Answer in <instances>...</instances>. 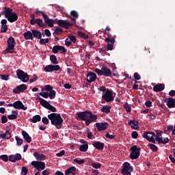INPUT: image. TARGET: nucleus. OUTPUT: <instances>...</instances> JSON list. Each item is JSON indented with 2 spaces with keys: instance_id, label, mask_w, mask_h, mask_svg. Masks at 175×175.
<instances>
[{
  "instance_id": "obj_1",
  "label": "nucleus",
  "mask_w": 175,
  "mask_h": 175,
  "mask_svg": "<svg viewBox=\"0 0 175 175\" xmlns=\"http://www.w3.org/2000/svg\"><path fill=\"white\" fill-rule=\"evenodd\" d=\"M77 116L80 120L85 121L86 126H89L92 122H97L98 116L94 115L92 111H85L77 112Z\"/></svg>"
},
{
  "instance_id": "obj_2",
  "label": "nucleus",
  "mask_w": 175,
  "mask_h": 175,
  "mask_svg": "<svg viewBox=\"0 0 175 175\" xmlns=\"http://www.w3.org/2000/svg\"><path fill=\"white\" fill-rule=\"evenodd\" d=\"M49 120L51 122V125L55 126L59 130L63 126L64 119L58 113H51L47 116Z\"/></svg>"
},
{
  "instance_id": "obj_3",
  "label": "nucleus",
  "mask_w": 175,
  "mask_h": 175,
  "mask_svg": "<svg viewBox=\"0 0 175 175\" xmlns=\"http://www.w3.org/2000/svg\"><path fill=\"white\" fill-rule=\"evenodd\" d=\"M1 14V15L5 16V18H7L10 23H14L18 19L17 14L13 12L12 8L9 7H3Z\"/></svg>"
},
{
  "instance_id": "obj_4",
  "label": "nucleus",
  "mask_w": 175,
  "mask_h": 175,
  "mask_svg": "<svg viewBox=\"0 0 175 175\" xmlns=\"http://www.w3.org/2000/svg\"><path fill=\"white\" fill-rule=\"evenodd\" d=\"M7 43H8V46L6 48V49L5 51H3V53L5 54L6 53H16V51H15V47H16V40L13 37H10L8 40H7Z\"/></svg>"
},
{
  "instance_id": "obj_5",
  "label": "nucleus",
  "mask_w": 175,
  "mask_h": 175,
  "mask_svg": "<svg viewBox=\"0 0 175 175\" xmlns=\"http://www.w3.org/2000/svg\"><path fill=\"white\" fill-rule=\"evenodd\" d=\"M94 72L98 76H104L105 77H111L112 76V72L107 66H103L101 69L95 68Z\"/></svg>"
},
{
  "instance_id": "obj_6",
  "label": "nucleus",
  "mask_w": 175,
  "mask_h": 175,
  "mask_svg": "<svg viewBox=\"0 0 175 175\" xmlns=\"http://www.w3.org/2000/svg\"><path fill=\"white\" fill-rule=\"evenodd\" d=\"M36 14H41V15L43 17V19L45 22V24H46L49 27H54V19L50 18L49 16L46 14L44 11H40L39 10H36L35 12Z\"/></svg>"
},
{
  "instance_id": "obj_7",
  "label": "nucleus",
  "mask_w": 175,
  "mask_h": 175,
  "mask_svg": "<svg viewBox=\"0 0 175 175\" xmlns=\"http://www.w3.org/2000/svg\"><path fill=\"white\" fill-rule=\"evenodd\" d=\"M16 76L18 80H21L23 83H27L30 79V76L23 70L18 69L16 71Z\"/></svg>"
},
{
  "instance_id": "obj_8",
  "label": "nucleus",
  "mask_w": 175,
  "mask_h": 175,
  "mask_svg": "<svg viewBox=\"0 0 175 175\" xmlns=\"http://www.w3.org/2000/svg\"><path fill=\"white\" fill-rule=\"evenodd\" d=\"M39 100L40 105L43 107L46 108L48 110L51 111L53 113H55V111H57L56 107L51 105L49 101L44 100V98H42V97H39Z\"/></svg>"
},
{
  "instance_id": "obj_9",
  "label": "nucleus",
  "mask_w": 175,
  "mask_h": 175,
  "mask_svg": "<svg viewBox=\"0 0 175 175\" xmlns=\"http://www.w3.org/2000/svg\"><path fill=\"white\" fill-rule=\"evenodd\" d=\"M134 170L132 165L129 162H124L123 167L121 170V174L122 175H131L132 172Z\"/></svg>"
},
{
  "instance_id": "obj_10",
  "label": "nucleus",
  "mask_w": 175,
  "mask_h": 175,
  "mask_svg": "<svg viewBox=\"0 0 175 175\" xmlns=\"http://www.w3.org/2000/svg\"><path fill=\"white\" fill-rule=\"evenodd\" d=\"M130 150L132 151L129 155L131 159H137L139 157L141 149L137 145L131 146Z\"/></svg>"
},
{
  "instance_id": "obj_11",
  "label": "nucleus",
  "mask_w": 175,
  "mask_h": 175,
  "mask_svg": "<svg viewBox=\"0 0 175 175\" xmlns=\"http://www.w3.org/2000/svg\"><path fill=\"white\" fill-rule=\"evenodd\" d=\"M114 97L113 96V90H107L105 93L102 96V100L103 102L110 103L113 100Z\"/></svg>"
},
{
  "instance_id": "obj_12",
  "label": "nucleus",
  "mask_w": 175,
  "mask_h": 175,
  "mask_svg": "<svg viewBox=\"0 0 175 175\" xmlns=\"http://www.w3.org/2000/svg\"><path fill=\"white\" fill-rule=\"evenodd\" d=\"M8 107H14L16 109H23V111H25L27 109V107H25L23 102L21 100H17L14 102L12 104H8Z\"/></svg>"
},
{
  "instance_id": "obj_13",
  "label": "nucleus",
  "mask_w": 175,
  "mask_h": 175,
  "mask_svg": "<svg viewBox=\"0 0 175 175\" xmlns=\"http://www.w3.org/2000/svg\"><path fill=\"white\" fill-rule=\"evenodd\" d=\"M41 97L44 98H49L51 99H54L56 96V92L54 90H51L49 92H40L39 93Z\"/></svg>"
},
{
  "instance_id": "obj_14",
  "label": "nucleus",
  "mask_w": 175,
  "mask_h": 175,
  "mask_svg": "<svg viewBox=\"0 0 175 175\" xmlns=\"http://www.w3.org/2000/svg\"><path fill=\"white\" fill-rule=\"evenodd\" d=\"M31 165L37 169L38 171L44 170L46 167L44 162L40 161H31Z\"/></svg>"
},
{
  "instance_id": "obj_15",
  "label": "nucleus",
  "mask_w": 175,
  "mask_h": 175,
  "mask_svg": "<svg viewBox=\"0 0 175 175\" xmlns=\"http://www.w3.org/2000/svg\"><path fill=\"white\" fill-rule=\"evenodd\" d=\"M154 137H155V133L154 132H144L143 134V137L146 139V140L153 144H156V140Z\"/></svg>"
},
{
  "instance_id": "obj_16",
  "label": "nucleus",
  "mask_w": 175,
  "mask_h": 175,
  "mask_svg": "<svg viewBox=\"0 0 175 175\" xmlns=\"http://www.w3.org/2000/svg\"><path fill=\"white\" fill-rule=\"evenodd\" d=\"M105 41L107 42V50H113V44L116 42V36L113 38H107L105 39Z\"/></svg>"
},
{
  "instance_id": "obj_17",
  "label": "nucleus",
  "mask_w": 175,
  "mask_h": 175,
  "mask_svg": "<svg viewBox=\"0 0 175 175\" xmlns=\"http://www.w3.org/2000/svg\"><path fill=\"white\" fill-rule=\"evenodd\" d=\"M97 130L98 131H103L107 129V128L109 127V124L108 122H96L95 124Z\"/></svg>"
},
{
  "instance_id": "obj_18",
  "label": "nucleus",
  "mask_w": 175,
  "mask_h": 175,
  "mask_svg": "<svg viewBox=\"0 0 175 175\" xmlns=\"http://www.w3.org/2000/svg\"><path fill=\"white\" fill-rule=\"evenodd\" d=\"M28 88V86L25 84H21L16 86V88L12 90V92L14 94H19L21 92H24L25 90Z\"/></svg>"
},
{
  "instance_id": "obj_19",
  "label": "nucleus",
  "mask_w": 175,
  "mask_h": 175,
  "mask_svg": "<svg viewBox=\"0 0 175 175\" xmlns=\"http://www.w3.org/2000/svg\"><path fill=\"white\" fill-rule=\"evenodd\" d=\"M96 78H97V75H96V73L90 72L88 73V75H87L86 81H87L88 83H91L95 81L96 80Z\"/></svg>"
},
{
  "instance_id": "obj_20",
  "label": "nucleus",
  "mask_w": 175,
  "mask_h": 175,
  "mask_svg": "<svg viewBox=\"0 0 175 175\" xmlns=\"http://www.w3.org/2000/svg\"><path fill=\"white\" fill-rule=\"evenodd\" d=\"M164 103H167L168 108H175V99L172 97H169L164 100Z\"/></svg>"
},
{
  "instance_id": "obj_21",
  "label": "nucleus",
  "mask_w": 175,
  "mask_h": 175,
  "mask_svg": "<svg viewBox=\"0 0 175 175\" xmlns=\"http://www.w3.org/2000/svg\"><path fill=\"white\" fill-rule=\"evenodd\" d=\"M57 24L59 27H64L66 29H68V28L72 26L71 23H67L66 21H62V19H59V21H57Z\"/></svg>"
},
{
  "instance_id": "obj_22",
  "label": "nucleus",
  "mask_w": 175,
  "mask_h": 175,
  "mask_svg": "<svg viewBox=\"0 0 175 175\" xmlns=\"http://www.w3.org/2000/svg\"><path fill=\"white\" fill-rule=\"evenodd\" d=\"M77 174V170L76 167L72 166L70 167L67 168L65 171V175H76Z\"/></svg>"
},
{
  "instance_id": "obj_23",
  "label": "nucleus",
  "mask_w": 175,
  "mask_h": 175,
  "mask_svg": "<svg viewBox=\"0 0 175 175\" xmlns=\"http://www.w3.org/2000/svg\"><path fill=\"white\" fill-rule=\"evenodd\" d=\"M92 145L95 148L99 150V151H103L105 146V144L100 142V141H94Z\"/></svg>"
},
{
  "instance_id": "obj_24",
  "label": "nucleus",
  "mask_w": 175,
  "mask_h": 175,
  "mask_svg": "<svg viewBox=\"0 0 175 175\" xmlns=\"http://www.w3.org/2000/svg\"><path fill=\"white\" fill-rule=\"evenodd\" d=\"M165 88V85L164 83L157 84L153 86V91L155 92H159L163 91Z\"/></svg>"
},
{
  "instance_id": "obj_25",
  "label": "nucleus",
  "mask_w": 175,
  "mask_h": 175,
  "mask_svg": "<svg viewBox=\"0 0 175 175\" xmlns=\"http://www.w3.org/2000/svg\"><path fill=\"white\" fill-rule=\"evenodd\" d=\"M129 125L131 126V129L134 130H138L139 128V122L136 120H129Z\"/></svg>"
},
{
  "instance_id": "obj_26",
  "label": "nucleus",
  "mask_w": 175,
  "mask_h": 175,
  "mask_svg": "<svg viewBox=\"0 0 175 175\" xmlns=\"http://www.w3.org/2000/svg\"><path fill=\"white\" fill-rule=\"evenodd\" d=\"M33 157L39 161L46 159L45 155L44 154H40L38 152H34Z\"/></svg>"
},
{
  "instance_id": "obj_27",
  "label": "nucleus",
  "mask_w": 175,
  "mask_h": 175,
  "mask_svg": "<svg viewBox=\"0 0 175 175\" xmlns=\"http://www.w3.org/2000/svg\"><path fill=\"white\" fill-rule=\"evenodd\" d=\"M23 37L25 40H33V39L32 32L29 31V30L23 33Z\"/></svg>"
},
{
  "instance_id": "obj_28",
  "label": "nucleus",
  "mask_w": 175,
  "mask_h": 175,
  "mask_svg": "<svg viewBox=\"0 0 175 175\" xmlns=\"http://www.w3.org/2000/svg\"><path fill=\"white\" fill-rule=\"evenodd\" d=\"M22 136L27 143H31V137L29 136V133H27L25 130H23L22 131Z\"/></svg>"
},
{
  "instance_id": "obj_29",
  "label": "nucleus",
  "mask_w": 175,
  "mask_h": 175,
  "mask_svg": "<svg viewBox=\"0 0 175 175\" xmlns=\"http://www.w3.org/2000/svg\"><path fill=\"white\" fill-rule=\"evenodd\" d=\"M31 32H32L33 38H36L37 39L42 38V33H40V31H39V30L32 29Z\"/></svg>"
},
{
  "instance_id": "obj_30",
  "label": "nucleus",
  "mask_w": 175,
  "mask_h": 175,
  "mask_svg": "<svg viewBox=\"0 0 175 175\" xmlns=\"http://www.w3.org/2000/svg\"><path fill=\"white\" fill-rule=\"evenodd\" d=\"M12 137V135L10 132V130H6L5 131V135H1L0 134V138H2L3 140H9V139H10Z\"/></svg>"
},
{
  "instance_id": "obj_31",
  "label": "nucleus",
  "mask_w": 175,
  "mask_h": 175,
  "mask_svg": "<svg viewBox=\"0 0 175 175\" xmlns=\"http://www.w3.org/2000/svg\"><path fill=\"white\" fill-rule=\"evenodd\" d=\"M36 24H37V25H38L41 28H45L46 27L45 23H44V21L41 18H36V21H35V25Z\"/></svg>"
},
{
  "instance_id": "obj_32",
  "label": "nucleus",
  "mask_w": 175,
  "mask_h": 175,
  "mask_svg": "<svg viewBox=\"0 0 175 175\" xmlns=\"http://www.w3.org/2000/svg\"><path fill=\"white\" fill-rule=\"evenodd\" d=\"M111 107L110 105H105L101 108V111H103V113H106V114H109L111 113Z\"/></svg>"
},
{
  "instance_id": "obj_33",
  "label": "nucleus",
  "mask_w": 175,
  "mask_h": 175,
  "mask_svg": "<svg viewBox=\"0 0 175 175\" xmlns=\"http://www.w3.org/2000/svg\"><path fill=\"white\" fill-rule=\"evenodd\" d=\"M41 120V116L40 115H36L32 117V118H30V122H33V124H36V122H40Z\"/></svg>"
},
{
  "instance_id": "obj_34",
  "label": "nucleus",
  "mask_w": 175,
  "mask_h": 175,
  "mask_svg": "<svg viewBox=\"0 0 175 175\" xmlns=\"http://www.w3.org/2000/svg\"><path fill=\"white\" fill-rule=\"evenodd\" d=\"M162 138V135L161 131H158V130L156 131V137L155 141L157 142L159 144H160L161 139Z\"/></svg>"
},
{
  "instance_id": "obj_35",
  "label": "nucleus",
  "mask_w": 175,
  "mask_h": 175,
  "mask_svg": "<svg viewBox=\"0 0 175 175\" xmlns=\"http://www.w3.org/2000/svg\"><path fill=\"white\" fill-rule=\"evenodd\" d=\"M63 32L64 30L62 28L56 27L55 29L54 30L53 35L60 36Z\"/></svg>"
},
{
  "instance_id": "obj_36",
  "label": "nucleus",
  "mask_w": 175,
  "mask_h": 175,
  "mask_svg": "<svg viewBox=\"0 0 175 175\" xmlns=\"http://www.w3.org/2000/svg\"><path fill=\"white\" fill-rule=\"evenodd\" d=\"M88 150V144H84L83 145H81L80 147H79V150L81 152H87Z\"/></svg>"
},
{
  "instance_id": "obj_37",
  "label": "nucleus",
  "mask_w": 175,
  "mask_h": 175,
  "mask_svg": "<svg viewBox=\"0 0 175 175\" xmlns=\"http://www.w3.org/2000/svg\"><path fill=\"white\" fill-rule=\"evenodd\" d=\"M50 60L53 64H59L57 57L54 55H51Z\"/></svg>"
},
{
  "instance_id": "obj_38",
  "label": "nucleus",
  "mask_w": 175,
  "mask_h": 175,
  "mask_svg": "<svg viewBox=\"0 0 175 175\" xmlns=\"http://www.w3.org/2000/svg\"><path fill=\"white\" fill-rule=\"evenodd\" d=\"M148 146L154 152H157L158 151V148L156 145L153 144H150L148 145Z\"/></svg>"
},
{
  "instance_id": "obj_39",
  "label": "nucleus",
  "mask_w": 175,
  "mask_h": 175,
  "mask_svg": "<svg viewBox=\"0 0 175 175\" xmlns=\"http://www.w3.org/2000/svg\"><path fill=\"white\" fill-rule=\"evenodd\" d=\"M91 165L92 166L93 168L94 169H99L101 167L102 164H100V163L98 162H93Z\"/></svg>"
},
{
  "instance_id": "obj_40",
  "label": "nucleus",
  "mask_w": 175,
  "mask_h": 175,
  "mask_svg": "<svg viewBox=\"0 0 175 175\" xmlns=\"http://www.w3.org/2000/svg\"><path fill=\"white\" fill-rule=\"evenodd\" d=\"M77 35H78V36H79L82 38H84V39H88L89 38L88 34H86L83 32H81V31L77 32Z\"/></svg>"
},
{
  "instance_id": "obj_41",
  "label": "nucleus",
  "mask_w": 175,
  "mask_h": 175,
  "mask_svg": "<svg viewBox=\"0 0 175 175\" xmlns=\"http://www.w3.org/2000/svg\"><path fill=\"white\" fill-rule=\"evenodd\" d=\"M124 108L126 110V113H130V111H131V107L129 105L128 103H124Z\"/></svg>"
},
{
  "instance_id": "obj_42",
  "label": "nucleus",
  "mask_w": 175,
  "mask_h": 175,
  "mask_svg": "<svg viewBox=\"0 0 175 175\" xmlns=\"http://www.w3.org/2000/svg\"><path fill=\"white\" fill-rule=\"evenodd\" d=\"M49 42H50L49 38H46V39L41 38L40 40L39 41V43L42 45H44L47 43H49Z\"/></svg>"
},
{
  "instance_id": "obj_43",
  "label": "nucleus",
  "mask_w": 175,
  "mask_h": 175,
  "mask_svg": "<svg viewBox=\"0 0 175 175\" xmlns=\"http://www.w3.org/2000/svg\"><path fill=\"white\" fill-rule=\"evenodd\" d=\"M0 159L6 163L9 161V157L7 154H2L0 156Z\"/></svg>"
},
{
  "instance_id": "obj_44",
  "label": "nucleus",
  "mask_w": 175,
  "mask_h": 175,
  "mask_svg": "<svg viewBox=\"0 0 175 175\" xmlns=\"http://www.w3.org/2000/svg\"><path fill=\"white\" fill-rule=\"evenodd\" d=\"M59 52L60 54H65L67 52V50L64 48V46L59 45Z\"/></svg>"
},
{
  "instance_id": "obj_45",
  "label": "nucleus",
  "mask_w": 175,
  "mask_h": 175,
  "mask_svg": "<svg viewBox=\"0 0 175 175\" xmlns=\"http://www.w3.org/2000/svg\"><path fill=\"white\" fill-rule=\"evenodd\" d=\"M15 139L16 140L18 146H22V144L23 143V139L16 136V137H15Z\"/></svg>"
},
{
  "instance_id": "obj_46",
  "label": "nucleus",
  "mask_w": 175,
  "mask_h": 175,
  "mask_svg": "<svg viewBox=\"0 0 175 175\" xmlns=\"http://www.w3.org/2000/svg\"><path fill=\"white\" fill-rule=\"evenodd\" d=\"M170 142V139L168 137L161 138L159 142V144H166Z\"/></svg>"
},
{
  "instance_id": "obj_47",
  "label": "nucleus",
  "mask_w": 175,
  "mask_h": 175,
  "mask_svg": "<svg viewBox=\"0 0 175 175\" xmlns=\"http://www.w3.org/2000/svg\"><path fill=\"white\" fill-rule=\"evenodd\" d=\"M59 45H55L53 46L52 49V53L54 54H57L59 53Z\"/></svg>"
},
{
  "instance_id": "obj_48",
  "label": "nucleus",
  "mask_w": 175,
  "mask_h": 175,
  "mask_svg": "<svg viewBox=\"0 0 175 175\" xmlns=\"http://www.w3.org/2000/svg\"><path fill=\"white\" fill-rule=\"evenodd\" d=\"M29 172V170L27 167H22L21 175H27Z\"/></svg>"
},
{
  "instance_id": "obj_49",
  "label": "nucleus",
  "mask_w": 175,
  "mask_h": 175,
  "mask_svg": "<svg viewBox=\"0 0 175 175\" xmlns=\"http://www.w3.org/2000/svg\"><path fill=\"white\" fill-rule=\"evenodd\" d=\"M44 70L46 72H52V65H48L44 68Z\"/></svg>"
},
{
  "instance_id": "obj_50",
  "label": "nucleus",
  "mask_w": 175,
  "mask_h": 175,
  "mask_svg": "<svg viewBox=\"0 0 175 175\" xmlns=\"http://www.w3.org/2000/svg\"><path fill=\"white\" fill-rule=\"evenodd\" d=\"M8 27L7 25H1V32L6 33L8 31Z\"/></svg>"
},
{
  "instance_id": "obj_51",
  "label": "nucleus",
  "mask_w": 175,
  "mask_h": 175,
  "mask_svg": "<svg viewBox=\"0 0 175 175\" xmlns=\"http://www.w3.org/2000/svg\"><path fill=\"white\" fill-rule=\"evenodd\" d=\"M62 68H60V66L59 65H52V72L53 71H59L61 70Z\"/></svg>"
},
{
  "instance_id": "obj_52",
  "label": "nucleus",
  "mask_w": 175,
  "mask_h": 175,
  "mask_svg": "<svg viewBox=\"0 0 175 175\" xmlns=\"http://www.w3.org/2000/svg\"><path fill=\"white\" fill-rule=\"evenodd\" d=\"M31 21H30V24L31 25H35V23H36V19H35V14H31Z\"/></svg>"
},
{
  "instance_id": "obj_53",
  "label": "nucleus",
  "mask_w": 175,
  "mask_h": 175,
  "mask_svg": "<svg viewBox=\"0 0 175 175\" xmlns=\"http://www.w3.org/2000/svg\"><path fill=\"white\" fill-rule=\"evenodd\" d=\"M68 38H70L71 42L75 43L77 42V38L74 35H68Z\"/></svg>"
},
{
  "instance_id": "obj_54",
  "label": "nucleus",
  "mask_w": 175,
  "mask_h": 175,
  "mask_svg": "<svg viewBox=\"0 0 175 175\" xmlns=\"http://www.w3.org/2000/svg\"><path fill=\"white\" fill-rule=\"evenodd\" d=\"M38 80V77L36 76V75H33V78L29 79V83H33Z\"/></svg>"
},
{
  "instance_id": "obj_55",
  "label": "nucleus",
  "mask_w": 175,
  "mask_h": 175,
  "mask_svg": "<svg viewBox=\"0 0 175 175\" xmlns=\"http://www.w3.org/2000/svg\"><path fill=\"white\" fill-rule=\"evenodd\" d=\"M42 122H43L44 124H49L50 121L49 119L46 117H44L42 118Z\"/></svg>"
},
{
  "instance_id": "obj_56",
  "label": "nucleus",
  "mask_w": 175,
  "mask_h": 175,
  "mask_svg": "<svg viewBox=\"0 0 175 175\" xmlns=\"http://www.w3.org/2000/svg\"><path fill=\"white\" fill-rule=\"evenodd\" d=\"M8 121V119L6 116L3 115L1 117V123L2 124H6V122Z\"/></svg>"
},
{
  "instance_id": "obj_57",
  "label": "nucleus",
  "mask_w": 175,
  "mask_h": 175,
  "mask_svg": "<svg viewBox=\"0 0 175 175\" xmlns=\"http://www.w3.org/2000/svg\"><path fill=\"white\" fill-rule=\"evenodd\" d=\"M134 79L137 81H139L142 79V77L139 73L135 72L134 73Z\"/></svg>"
},
{
  "instance_id": "obj_58",
  "label": "nucleus",
  "mask_w": 175,
  "mask_h": 175,
  "mask_svg": "<svg viewBox=\"0 0 175 175\" xmlns=\"http://www.w3.org/2000/svg\"><path fill=\"white\" fill-rule=\"evenodd\" d=\"M71 16H72L75 18H78L79 13L75 10L71 11Z\"/></svg>"
},
{
  "instance_id": "obj_59",
  "label": "nucleus",
  "mask_w": 175,
  "mask_h": 175,
  "mask_svg": "<svg viewBox=\"0 0 175 175\" xmlns=\"http://www.w3.org/2000/svg\"><path fill=\"white\" fill-rule=\"evenodd\" d=\"M105 137L109 138V139H110L111 140H113V139L115 138V135H111V134H109V133H107L105 134Z\"/></svg>"
},
{
  "instance_id": "obj_60",
  "label": "nucleus",
  "mask_w": 175,
  "mask_h": 175,
  "mask_svg": "<svg viewBox=\"0 0 175 175\" xmlns=\"http://www.w3.org/2000/svg\"><path fill=\"white\" fill-rule=\"evenodd\" d=\"M98 90V91L103 92H105L107 91L106 86H105V85L99 86Z\"/></svg>"
},
{
  "instance_id": "obj_61",
  "label": "nucleus",
  "mask_w": 175,
  "mask_h": 175,
  "mask_svg": "<svg viewBox=\"0 0 175 175\" xmlns=\"http://www.w3.org/2000/svg\"><path fill=\"white\" fill-rule=\"evenodd\" d=\"M44 88H45V91L46 92H50L51 91L52 89H53V86L50 85H46Z\"/></svg>"
},
{
  "instance_id": "obj_62",
  "label": "nucleus",
  "mask_w": 175,
  "mask_h": 175,
  "mask_svg": "<svg viewBox=\"0 0 175 175\" xmlns=\"http://www.w3.org/2000/svg\"><path fill=\"white\" fill-rule=\"evenodd\" d=\"M17 118L18 117L16 116V115H14V114L8 115V119L11 120H16L17 119Z\"/></svg>"
},
{
  "instance_id": "obj_63",
  "label": "nucleus",
  "mask_w": 175,
  "mask_h": 175,
  "mask_svg": "<svg viewBox=\"0 0 175 175\" xmlns=\"http://www.w3.org/2000/svg\"><path fill=\"white\" fill-rule=\"evenodd\" d=\"M74 161H75V162L76 163H78L79 165H81V164H83L85 163V160L84 159L78 160V159H76Z\"/></svg>"
},
{
  "instance_id": "obj_64",
  "label": "nucleus",
  "mask_w": 175,
  "mask_h": 175,
  "mask_svg": "<svg viewBox=\"0 0 175 175\" xmlns=\"http://www.w3.org/2000/svg\"><path fill=\"white\" fill-rule=\"evenodd\" d=\"M138 133L137 131H133L132 133H131V137L134 139H137L138 137Z\"/></svg>"
}]
</instances>
